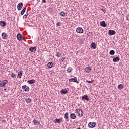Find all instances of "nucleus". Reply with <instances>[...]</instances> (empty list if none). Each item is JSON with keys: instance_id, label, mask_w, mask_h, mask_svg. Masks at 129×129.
<instances>
[{"instance_id": "1", "label": "nucleus", "mask_w": 129, "mask_h": 129, "mask_svg": "<svg viewBox=\"0 0 129 129\" xmlns=\"http://www.w3.org/2000/svg\"><path fill=\"white\" fill-rule=\"evenodd\" d=\"M75 111L76 113L78 114L79 117H82L83 116V111L82 110L77 109Z\"/></svg>"}, {"instance_id": "2", "label": "nucleus", "mask_w": 129, "mask_h": 129, "mask_svg": "<svg viewBox=\"0 0 129 129\" xmlns=\"http://www.w3.org/2000/svg\"><path fill=\"white\" fill-rule=\"evenodd\" d=\"M70 82H76L78 84L79 83V82L77 81V78L76 77H74L73 78H71L69 80Z\"/></svg>"}, {"instance_id": "3", "label": "nucleus", "mask_w": 129, "mask_h": 129, "mask_svg": "<svg viewBox=\"0 0 129 129\" xmlns=\"http://www.w3.org/2000/svg\"><path fill=\"white\" fill-rule=\"evenodd\" d=\"M24 4L22 2H20L17 5V9L18 11H21L22 10V8H23V6Z\"/></svg>"}, {"instance_id": "4", "label": "nucleus", "mask_w": 129, "mask_h": 129, "mask_svg": "<svg viewBox=\"0 0 129 129\" xmlns=\"http://www.w3.org/2000/svg\"><path fill=\"white\" fill-rule=\"evenodd\" d=\"M22 89L24 90V91L28 92L30 91V88L28 86H27L26 85L22 86Z\"/></svg>"}, {"instance_id": "5", "label": "nucleus", "mask_w": 129, "mask_h": 129, "mask_svg": "<svg viewBox=\"0 0 129 129\" xmlns=\"http://www.w3.org/2000/svg\"><path fill=\"white\" fill-rule=\"evenodd\" d=\"M77 33H79V34H82L83 33V29L81 27H78L76 29Z\"/></svg>"}, {"instance_id": "6", "label": "nucleus", "mask_w": 129, "mask_h": 129, "mask_svg": "<svg viewBox=\"0 0 129 129\" xmlns=\"http://www.w3.org/2000/svg\"><path fill=\"white\" fill-rule=\"evenodd\" d=\"M8 82L9 81L7 80L3 81L0 83V87H4Z\"/></svg>"}, {"instance_id": "7", "label": "nucleus", "mask_w": 129, "mask_h": 129, "mask_svg": "<svg viewBox=\"0 0 129 129\" xmlns=\"http://www.w3.org/2000/svg\"><path fill=\"white\" fill-rule=\"evenodd\" d=\"M82 100H87V101H89L90 98L87 95H85L82 97Z\"/></svg>"}, {"instance_id": "8", "label": "nucleus", "mask_w": 129, "mask_h": 129, "mask_svg": "<svg viewBox=\"0 0 129 129\" xmlns=\"http://www.w3.org/2000/svg\"><path fill=\"white\" fill-rule=\"evenodd\" d=\"M96 125V123L95 122H90L88 124V126L91 127V128H93V127H95V126Z\"/></svg>"}, {"instance_id": "9", "label": "nucleus", "mask_w": 129, "mask_h": 129, "mask_svg": "<svg viewBox=\"0 0 129 129\" xmlns=\"http://www.w3.org/2000/svg\"><path fill=\"white\" fill-rule=\"evenodd\" d=\"M108 34L110 35V36H113V35H115V34H116V32H115V31L114 30H109L108 31Z\"/></svg>"}, {"instance_id": "10", "label": "nucleus", "mask_w": 129, "mask_h": 129, "mask_svg": "<svg viewBox=\"0 0 129 129\" xmlns=\"http://www.w3.org/2000/svg\"><path fill=\"white\" fill-rule=\"evenodd\" d=\"M2 37L4 40H7V39H8V35L5 32L2 33Z\"/></svg>"}, {"instance_id": "11", "label": "nucleus", "mask_w": 129, "mask_h": 129, "mask_svg": "<svg viewBox=\"0 0 129 129\" xmlns=\"http://www.w3.org/2000/svg\"><path fill=\"white\" fill-rule=\"evenodd\" d=\"M100 25L101 27H103L104 28H105L106 27V23H105V21H103L100 22Z\"/></svg>"}, {"instance_id": "12", "label": "nucleus", "mask_w": 129, "mask_h": 129, "mask_svg": "<svg viewBox=\"0 0 129 129\" xmlns=\"http://www.w3.org/2000/svg\"><path fill=\"white\" fill-rule=\"evenodd\" d=\"M17 40L18 41H22V38H23V35H21L20 34H18L17 35Z\"/></svg>"}, {"instance_id": "13", "label": "nucleus", "mask_w": 129, "mask_h": 129, "mask_svg": "<svg viewBox=\"0 0 129 129\" xmlns=\"http://www.w3.org/2000/svg\"><path fill=\"white\" fill-rule=\"evenodd\" d=\"M28 83H29V84H34V83H36V80L32 79V80H29L27 81Z\"/></svg>"}, {"instance_id": "14", "label": "nucleus", "mask_w": 129, "mask_h": 129, "mask_svg": "<svg viewBox=\"0 0 129 129\" xmlns=\"http://www.w3.org/2000/svg\"><path fill=\"white\" fill-rule=\"evenodd\" d=\"M90 47L92 49H96V44H95V43L92 42L90 45Z\"/></svg>"}, {"instance_id": "15", "label": "nucleus", "mask_w": 129, "mask_h": 129, "mask_svg": "<svg viewBox=\"0 0 129 129\" xmlns=\"http://www.w3.org/2000/svg\"><path fill=\"white\" fill-rule=\"evenodd\" d=\"M70 117L72 119H75L76 118V115H75V114L74 113H71L70 115Z\"/></svg>"}, {"instance_id": "16", "label": "nucleus", "mask_w": 129, "mask_h": 129, "mask_svg": "<svg viewBox=\"0 0 129 129\" xmlns=\"http://www.w3.org/2000/svg\"><path fill=\"white\" fill-rule=\"evenodd\" d=\"M119 60H120V58L118 57H114L113 59V62H119Z\"/></svg>"}, {"instance_id": "17", "label": "nucleus", "mask_w": 129, "mask_h": 129, "mask_svg": "<svg viewBox=\"0 0 129 129\" xmlns=\"http://www.w3.org/2000/svg\"><path fill=\"white\" fill-rule=\"evenodd\" d=\"M60 92L61 94H67V93H68V91L66 89H62Z\"/></svg>"}, {"instance_id": "18", "label": "nucleus", "mask_w": 129, "mask_h": 129, "mask_svg": "<svg viewBox=\"0 0 129 129\" xmlns=\"http://www.w3.org/2000/svg\"><path fill=\"white\" fill-rule=\"evenodd\" d=\"M6 25H7L6 22L3 21H0V26H1V27H5Z\"/></svg>"}, {"instance_id": "19", "label": "nucleus", "mask_w": 129, "mask_h": 129, "mask_svg": "<svg viewBox=\"0 0 129 129\" xmlns=\"http://www.w3.org/2000/svg\"><path fill=\"white\" fill-rule=\"evenodd\" d=\"M19 78H22V75H23V71L21 70L18 73Z\"/></svg>"}, {"instance_id": "20", "label": "nucleus", "mask_w": 129, "mask_h": 129, "mask_svg": "<svg viewBox=\"0 0 129 129\" xmlns=\"http://www.w3.org/2000/svg\"><path fill=\"white\" fill-rule=\"evenodd\" d=\"M29 51H30V52H32V53H33V52H36V46L30 48Z\"/></svg>"}, {"instance_id": "21", "label": "nucleus", "mask_w": 129, "mask_h": 129, "mask_svg": "<svg viewBox=\"0 0 129 129\" xmlns=\"http://www.w3.org/2000/svg\"><path fill=\"white\" fill-rule=\"evenodd\" d=\"M64 118L66 119L67 121H69V117H68V112H66L64 114Z\"/></svg>"}, {"instance_id": "22", "label": "nucleus", "mask_w": 129, "mask_h": 129, "mask_svg": "<svg viewBox=\"0 0 129 129\" xmlns=\"http://www.w3.org/2000/svg\"><path fill=\"white\" fill-rule=\"evenodd\" d=\"M85 71L89 73V72L91 71V68H90V67H87L85 68Z\"/></svg>"}, {"instance_id": "23", "label": "nucleus", "mask_w": 129, "mask_h": 129, "mask_svg": "<svg viewBox=\"0 0 129 129\" xmlns=\"http://www.w3.org/2000/svg\"><path fill=\"white\" fill-rule=\"evenodd\" d=\"M47 67L48 68H52L53 67V62H49L47 64Z\"/></svg>"}, {"instance_id": "24", "label": "nucleus", "mask_w": 129, "mask_h": 129, "mask_svg": "<svg viewBox=\"0 0 129 129\" xmlns=\"http://www.w3.org/2000/svg\"><path fill=\"white\" fill-rule=\"evenodd\" d=\"M33 123L34 124H35L36 125H40V122H39L38 120L35 119L33 120Z\"/></svg>"}, {"instance_id": "25", "label": "nucleus", "mask_w": 129, "mask_h": 129, "mask_svg": "<svg viewBox=\"0 0 129 129\" xmlns=\"http://www.w3.org/2000/svg\"><path fill=\"white\" fill-rule=\"evenodd\" d=\"M26 10H27V8H26V7H25L22 10L21 12V15H24V14H25V12H26Z\"/></svg>"}, {"instance_id": "26", "label": "nucleus", "mask_w": 129, "mask_h": 129, "mask_svg": "<svg viewBox=\"0 0 129 129\" xmlns=\"http://www.w3.org/2000/svg\"><path fill=\"white\" fill-rule=\"evenodd\" d=\"M25 101L26 103H30L32 101V100L30 98H27L25 99Z\"/></svg>"}, {"instance_id": "27", "label": "nucleus", "mask_w": 129, "mask_h": 129, "mask_svg": "<svg viewBox=\"0 0 129 129\" xmlns=\"http://www.w3.org/2000/svg\"><path fill=\"white\" fill-rule=\"evenodd\" d=\"M61 120H62L61 119H55L54 121H55V123H61Z\"/></svg>"}, {"instance_id": "28", "label": "nucleus", "mask_w": 129, "mask_h": 129, "mask_svg": "<svg viewBox=\"0 0 129 129\" xmlns=\"http://www.w3.org/2000/svg\"><path fill=\"white\" fill-rule=\"evenodd\" d=\"M60 15L61 17H65V16H66V13H65L64 11H61L60 12Z\"/></svg>"}, {"instance_id": "29", "label": "nucleus", "mask_w": 129, "mask_h": 129, "mask_svg": "<svg viewBox=\"0 0 129 129\" xmlns=\"http://www.w3.org/2000/svg\"><path fill=\"white\" fill-rule=\"evenodd\" d=\"M122 88H123V85H122V84L118 85V89L121 90V89H122Z\"/></svg>"}, {"instance_id": "30", "label": "nucleus", "mask_w": 129, "mask_h": 129, "mask_svg": "<svg viewBox=\"0 0 129 129\" xmlns=\"http://www.w3.org/2000/svg\"><path fill=\"white\" fill-rule=\"evenodd\" d=\"M61 55H62V53H61L56 52L55 53V55L56 56V57H58V58L61 57Z\"/></svg>"}, {"instance_id": "31", "label": "nucleus", "mask_w": 129, "mask_h": 129, "mask_svg": "<svg viewBox=\"0 0 129 129\" xmlns=\"http://www.w3.org/2000/svg\"><path fill=\"white\" fill-rule=\"evenodd\" d=\"M109 54L110 55H114V54H115V51H114V50H110V52H109Z\"/></svg>"}, {"instance_id": "32", "label": "nucleus", "mask_w": 129, "mask_h": 129, "mask_svg": "<svg viewBox=\"0 0 129 129\" xmlns=\"http://www.w3.org/2000/svg\"><path fill=\"white\" fill-rule=\"evenodd\" d=\"M72 70H73V69L71 67H69L68 69H67V71L69 73H70V72H71V71H72Z\"/></svg>"}, {"instance_id": "33", "label": "nucleus", "mask_w": 129, "mask_h": 129, "mask_svg": "<svg viewBox=\"0 0 129 129\" xmlns=\"http://www.w3.org/2000/svg\"><path fill=\"white\" fill-rule=\"evenodd\" d=\"M11 77H12L13 78H16V77H17V75L13 73L11 74Z\"/></svg>"}, {"instance_id": "34", "label": "nucleus", "mask_w": 129, "mask_h": 129, "mask_svg": "<svg viewBox=\"0 0 129 129\" xmlns=\"http://www.w3.org/2000/svg\"><path fill=\"white\" fill-rule=\"evenodd\" d=\"M27 17H28V12L26 13L25 15L23 16V19L24 20H25V19H26L27 18Z\"/></svg>"}, {"instance_id": "35", "label": "nucleus", "mask_w": 129, "mask_h": 129, "mask_svg": "<svg viewBox=\"0 0 129 129\" xmlns=\"http://www.w3.org/2000/svg\"><path fill=\"white\" fill-rule=\"evenodd\" d=\"M86 82H88V83H92V82H93V80H92V81L87 80Z\"/></svg>"}, {"instance_id": "36", "label": "nucleus", "mask_w": 129, "mask_h": 129, "mask_svg": "<svg viewBox=\"0 0 129 129\" xmlns=\"http://www.w3.org/2000/svg\"><path fill=\"white\" fill-rule=\"evenodd\" d=\"M65 60V57L60 58V61H61V62H63Z\"/></svg>"}, {"instance_id": "37", "label": "nucleus", "mask_w": 129, "mask_h": 129, "mask_svg": "<svg viewBox=\"0 0 129 129\" xmlns=\"http://www.w3.org/2000/svg\"><path fill=\"white\" fill-rule=\"evenodd\" d=\"M57 26H61V22H58L57 24H56Z\"/></svg>"}, {"instance_id": "38", "label": "nucleus", "mask_w": 129, "mask_h": 129, "mask_svg": "<svg viewBox=\"0 0 129 129\" xmlns=\"http://www.w3.org/2000/svg\"><path fill=\"white\" fill-rule=\"evenodd\" d=\"M101 10H102V12H103L104 13H105L106 12V10L104 9H102Z\"/></svg>"}, {"instance_id": "39", "label": "nucleus", "mask_w": 129, "mask_h": 129, "mask_svg": "<svg viewBox=\"0 0 129 129\" xmlns=\"http://www.w3.org/2000/svg\"><path fill=\"white\" fill-rule=\"evenodd\" d=\"M46 0H42V3H46Z\"/></svg>"}, {"instance_id": "40", "label": "nucleus", "mask_w": 129, "mask_h": 129, "mask_svg": "<svg viewBox=\"0 0 129 129\" xmlns=\"http://www.w3.org/2000/svg\"><path fill=\"white\" fill-rule=\"evenodd\" d=\"M4 89L5 91H6V90H7V88L4 87Z\"/></svg>"}, {"instance_id": "41", "label": "nucleus", "mask_w": 129, "mask_h": 129, "mask_svg": "<svg viewBox=\"0 0 129 129\" xmlns=\"http://www.w3.org/2000/svg\"><path fill=\"white\" fill-rule=\"evenodd\" d=\"M3 122H6V120H3Z\"/></svg>"}, {"instance_id": "42", "label": "nucleus", "mask_w": 129, "mask_h": 129, "mask_svg": "<svg viewBox=\"0 0 129 129\" xmlns=\"http://www.w3.org/2000/svg\"><path fill=\"white\" fill-rule=\"evenodd\" d=\"M114 56H111V58H114Z\"/></svg>"}, {"instance_id": "43", "label": "nucleus", "mask_w": 129, "mask_h": 129, "mask_svg": "<svg viewBox=\"0 0 129 129\" xmlns=\"http://www.w3.org/2000/svg\"><path fill=\"white\" fill-rule=\"evenodd\" d=\"M37 1H39V0H37Z\"/></svg>"}]
</instances>
